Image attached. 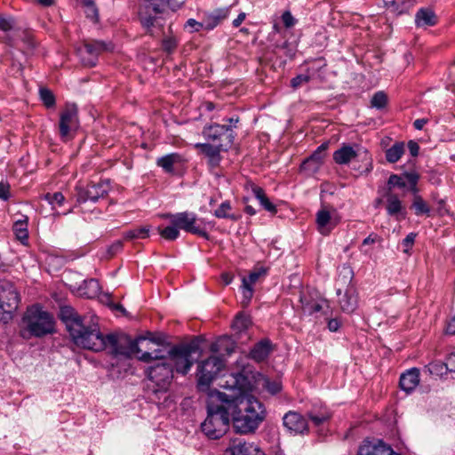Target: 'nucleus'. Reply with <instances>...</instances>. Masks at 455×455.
<instances>
[{"instance_id":"nucleus-1","label":"nucleus","mask_w":455,"mask_h":455,"mask_svg":"<svg viewBox=\"0 0 455 455\" xmlns=\"http://www.w3.org/2000/svg\"><path fill=\"white\" fill-rule=\"evenodd\" d=\"M252 387L251 380L242 372L232 374L224 386V397L233 427L243 435L254 433L267 416L263 403L251 394Z\"/></svg>"},{"instance_id":"nucleus-2","label":"nucleus","mask_w":455,"mask_h":455,"mask_svg":"<svg viewBox=\"0 0 455 455\" xmlns=\"http://www.w3.org/2000/svg\"><path fill=\"white\" fill-rule=\"evenodd\" d=\"M59 316L65 323L73 342L83 348L101 347L98 339V323L93 322L92 316H81L70 306H62Z\"/></svg>"},{"instance_id":"nucleus-3","label":"nucleus","mask_w":455,"mask_h":455,"mask_svg":"<svg viewBox=\"0 0 455 455\" xmlns=\"http://www.w3.org/2000/svg\"><path fill=\"white\" fill-rule=\"evenodd\" d=\"M206 419L201 424L202 432L210 439L222 437L229 428L230 411L226 404L224 390L210 391L206 399Z\"/></svg>"},{"instance_id":"nucleus-4","label":"nucleus","mask_w":455,"mask_h":455,"mask_svg":"<svg viewBox=\"0 0 455 455\" xmlns=\"http://www.w3.org/2000/svg\"><path fill=\"white\" fill-rule=\"evenodd\" d=\"M97 333L99 337L98 339L102 343L101 347H93V348H87L88 350L100 352L105 349H109V352L113 355H120L126 357L134 356L138 358V355L141 352L140 344H143L148 340V338L146 337H139L136 339H132V338L126 334L110 333L104 335L100 331L99 326L97 327ZM148 340L156 344L160 343V340L156 339H148Z\"/></svg>"},{"instance_id":"nucleus-5","label":"nucleus","mask_w":455,"mask_h":455,"mask_svg":"<svg viewBox=\"0 0 455 455\" xmlns=\"http://www.w3.org/2000/svg\"><path fill=\"white\" fill-rule=\"evenodd\" d=\"M146 373L150 381L148 389L155 396L151 399L156 402V399L160 400L164 396L165 402L167 399L166 394L173 379V369L171 363L168 362H155L148 367Z\"/></svg>"},{"instance_id":"nucleus-6","label":"nucleus","mask_w":455,"mask_h":455,"mask_svg":"<svg viewBox=\"0 0 455 455\" xmlns=\"http://www.w3.org/2000/svg\"><path fill=\"white\" fill-rule=\"evenodd\" d=\"M180 5L181 3L176 0H145L139 13L141 25L149 35L154 36L152 28L163 27L157 14L163 13L166 6H169L172 11H176Z\"/></svg>"},{"instance_id":"nucleus-7","label":"nucleus","mask_w":455,"mask_h":455,"mask_svg":"<svg viewBox=\"0 0 455 455\" xmlns=\"http://www.w3.org/2000/svg\"><path fill=\"white\" fill-rule=\"evenodd\" d=\"M199 350L197 338L187 344H180L168 348V363L172 369L183 375L187 374L193 366L192 354Z\"/></svg>"},{"instance_id":"nucleus-8","label":"nucleus","mask_w":455,"mask_h":455,"mask_svg":"<svg viewBox=\"0 0 455 455\" xmlns=\"http://www.w3.org/2000/svg\"><path fill=\"white\" fill-rule=\"evenodd\" d=\"M23 321L28 331L36 337H42L54 331L53 317L37 305L28 308Z\"/></svg>"},{"instance_id":"nucleus-9","label":"nucleus","mask_w":455,"mask_h":455,"mask_svg":"<svg viewBox=\"0 0 455 455\" xmlns=\"http://www.w3.org/2000/svg\"><path fill=\"white\" fill-rule=\"evenodd\" d=\"M20 294L15 286L8 281H0V321H11L19 307Z\"/></svg>"},{"instance_id":"nucleus-10","label":"nucleus","mask_w":455,"mask_h":455,"mask_svg":"<svg viewBox=\"0 0 455 455\" xmlns=\"http://www.w3.org/2000/svg\"><path fill=\"white\" fill-rule=\"evenodd\" d=\"M224 361L220 356H210L198 364L197 369V388L201 392L210 391L212 382L216 379L220 371L224 368Z\"/></svg>"},{"instance_id":"nucleus-11","label":"nucleus","mask_w":455,"mask_h":455,"mask_svg":"<svg viewBox=\"0 0 455 455\" xmlns=\"http://www.w3.org/2000/svg\"><path fill=\"white\" fill-rule=\"evenodd\" d=\"M202 136L206 141L229 150L234 145L235 133L230 127L212 123L203 128Z\"/></svg>"},{"instance_id":"nucleus-12","label":"nucleus","mask_w":455,"mask_h":455,"mask_svg":"<svg viewBox=\"0 0 455 455\" xmlns=\"http://www.w3.org/2000/svg\"><path fill=\"white\" fill-rule=\"evenodd\" d=\"M163 218L168 219L171 224L178 227L179 229H182L186 232L197 235L209 240L210 235L206 232L204 228L197 225V217L194 212H182L178 213H165L162 215Z\"/></svg>"},{"instance_id":"nucleus-13","label":"nucleus","mask_w":455,"mask_h":455,"mask_svg":"<svg viewBox=\"0 0 455 455\" xmlns=\"http://www.w3.org/2000/svg\"><path fill=\"white\" fill-rule=\"evenodd\" d=\"M78 126L79 119L77 106L74 103L66 104L64 109L60 115L59 130L61 139L63 140L71 139Z\"/></svg>"},{"instance_id":"nucleus-14","label":"nucleus","mask_w":455,"mask_h":455,"mask_svg":"<svg viewBox=\"0 0 455 455\" xmlns=\"http://www.w3.org/2000/svg\"><path fill=\"white\" fill-rule=\"evenodd\" d=\"M110 190V185L108 180H101L97 183L91 182L86 187L76 186V196L78 204L88 201L96 203L100 198L105 197Z\"/></svg>"},{"instance_id":"nucleus-15","label":"nucleus","mask_w":455,"mask_h":455,"mask_svg":"<svg viewBox=\"0 0 455 455\" xmlns=\"http://www.w3.org/2000/svg\"><path fill=\"white\" fill-rule=\"evenodd\" d=\"M112 47L110 44H108L102 41L86 42L79 50L82 62L84 66H95L98 56L101 52L110 51Z\"/></svg>"},{"instance_id":"nucleus-16","label":"nucleus","mask_w":455,"mask_h":455,"mask_svg":"<svg viewBox=\"0 0 455 455\" xmlns=\"http://www.w3.org/2000/svg\"><path fill=\"white\" fill-rule=\"evenodd\" d=\"M283 425L291 434L304 435L308 433L307 419L299 412L289 411L283 417Z\"/></svg>"},{"instance_id":"nucleus-17","label":"nucleus","mask_w":455,"mask_h":455,"mask_svg":"<svg viewBox=\"0 0 455 455\" xmlns=\"http://www.w3.org/2000/svg\"><path fill=\"white\" fill-rule=\"evenodd\" d=\"M357 455H401L395 452L391 446L384 443L379 440L371 442L369 440L363 441L359 446Z\"/></svg>"},{"instance_id":"nucleus-18","label":"nucleus","mask_w":455,"mask_h":455,"mask_svg":"<svg viewBox=\"0 0 455 455\" xmlns=\"http://www.w3.org/2000/svg\"><path fill=\"white\" fill-rule=\"evenodd\" d=\"M195 148L199 149V151L208 159V164L211 167L215 168L220 165L222 156L220 155L221 152H228V150L223 148L216 144H212L210 142L205 143H196Z\"/></svg>"},{"instance_id":"nucleus-19","label":"nucleus","mask_w":455,"mask_h":455,"mask_svg":"<svg viewBox=\"0 0 455 455\" xmlns=\"http://www.w3.org/2000/svg\"><path fill=\"white\" fill-rule=\"evenodd\" d=\"M185 163L184 157L179 153H170L156 159V165L167 173L175 174L176 169Z\"/></svg>"},{"instance_id":"nucleus-20","label":"nucleus","mask_w":455,"mask_h":455,"mask_svg":"<svg viewBox=\"0 0 455 455\" xmlns=\"http://www.w3.org/2000/svg\"><path fill=\"white\" fill-rule=\"evenodd\" d=\"M339 219L338 216L331 215L327 210H320L316 213V224L318 231L323 235H329L338 225Z\"/></svg>"},{"instance_id":"nucleus-21","label":"nucleus","mask_w":455,"mask_h":455,"mask_svg":"<svg viewBox=\"0 0 455 455\" xmlns=\"http://www.w3.org/2000/svg\"><path fill=\"white\" fill-rule=\"evenodd\" d=\"M337 295L339 297V304L340 309L345 313H353L357 307V295L355 291L350 287L343 293L340 289H337Z\"/></svg>"},{"instance_id":"nucleus-22","label":"nucleus","mask_w":455,"mask_h":455,"mask_svg":"<svg viewBox=\"0 0 455 455\" xmlns=\"http://www.w3.org/2000/svg\"><path fill=\"white\" fill-rule=\"evenodd\" d=\"M228 450L231 455H265L257 444L241 440H235Z\"/></svg>"},{"instance_id":"nucleus-23","label":"nucleus","mask_w":455,"mask_h":455,"mask_svg":"<svg viewBox=\"0 0 455 455\" xmlns=\"http://www.w3.org/2000/svg\"><path fill=\"white\" fill-rule=\"evenodd\" d=\"M419 384V370L411 368L400 376V387L407 394L412 392Z\"/></svg>"},{"instance_id":"nucleus-24","label":"nucleus","mask_w":455,"mask_h":455,"mask_svg":"<svg viewBox=\"0 0 455 455\" xmlns=\"http://www.w3.org/2000/svg\"><path fill=\"white\" fill-rule=\"evenodd\" d=\"M245 188L247 189V191H251L252 193V195L257 198L260 205L266 211L269 212L272 214L276 213L275 205L270 202L262 188L257 186L251 181H249L246 183Z\"/></svg>"},{"instance_id":"nucleus-25","label":"nucleus","mask_w":455,"mask_h":455,"mask_svg":"<svg viewBox=\"0 0 455 455\" xmlns=\"http://www.w3.org/2000/svg\"><path fill=\"white\" fill-rule=\"evenodd\" d=\"M272 351V342L268 339H263L257 342L250 351V358L255 362H262L268 357Z\"/></svg>"},{"instance_id":"nucleus-26","label":"nucleus","mask_w":455,"mask_h":455,"mask_svg":"<svg viewBox=\"0 0 455 455\" xmlns=\"http://www.w3.org/2000/svg\"><path fill=\"white\" fill-rule=\"evenodd\" d=\"M387 214L395 217L397 220L405 218V209L402 205L401 200L398 196L390 191L387 193Z\"/></svg>"},{"instance_id":"nucleus-27","label":"nucleus","mask_w":455,"mask_h":455,"mask_svg":"<svg viewBox=\"0 0 455 455\" xmlns=\"http://www.w3.org/2000/svg\"><path fill=\"white\" fill-rule=\"evenodd\" d=\"M228 15V8H220L205 13L203 19L204 29L212 30L216 28Z\"/></svg>"},{"instance_id":"nucleus-28","label":"nucleus","mask_w":455,"mask_h":455,"mask_svg":"<svg viewBox=\"0 0 455 455\" xmlns=\"http://www.w3.org/2000/svg\"><path fill=\"white\" fill-rule=\"evenodd\" d=\"M437 16L435 12L428 7L420 8L415 15V24L418 28H426L435 25Z\"/></svg>"},{"instance_id":"nucleus-29","label":"nucleus","mask_w":455,"mask_h":455,"mask_svg":"<svg viewBox=\"0 0 455 455\" xmlns=\"http://www.w3.org/2000/svg\"><path fill=\"white\" fill-rule=\"evenodd\" d=\"M356 156L357 152L348 144H343L333 153V160L339 165L349 164Z\"/></svg>"},{"instance_id":"nucleus-30","label":"nucleus","mask_w":455,"mask_h":455,"mask_svg":"<svg viewBox=\"0 0 455 455\" xmlns=\"http://www.w3.org/2000/svg\"><path fill=\"white\" fill-rule=\"evenodd\" d=\"M167 348H156L152 351L141 350L140 354L138 355V359L145 363H155V362H168Z\"/></svg>"},{"instance_id":"nucleus-31","label":"nucleus","mask_w":455,"mask_h":455,"mask_svg":"<svg viewBox=\"0 0 455 455\" xmlns=\"http://www.w3.org/2000/svg\"><path fill=\"white\" fill-rule=\"evenodd\" d=\"M28 216H22V219L16 220L12 226L17 240L23 244H26L28 239Z\"/></svg>"},{"instance_id":"nucleus-32","label":"nucleus","mask_w":455,"mask_h":455,"mask_svg":"<svg viewBox=\"0 0 455 455\" xmlns=\"http://www.w3.org/2000/svg\"><path fill=\"white\" fill-rule=\"evenodd\" d=\"M234 349L235 344L227 337L218 339L210 346V350L213 353L226 352L228 355H230L234 352Z\"/></svg>"},{"instance_id":"nucleus-33","label":"nucleus","mask_w":455,"mask_h":455,"mask_svg":"<svg viewBox=\"0 0 455 455\" xmlns=\"http://www.w3.org/2000/svg\"><path fill=\"white\" fill-rule=\"evenodd\" d=\"M14 36L19 37L23 44L22 52L30 53L35 49L36 42L31 33L25 30H18L14 32Z\"/></svg>"},{"instance_id":"nucleus-34","label":"nucleus","mask_w":455,"mask_h":455,"mask_svg":"<svg viewBox=\"0 0 455 455\" xmlns=\"http://www.w3.org/2000/svg\"><path fill=\"white\" fill-rule=\"evenodd\" d=\"M232 206L229 201H224L214 211L213 215L218 219H228L231 220H238L239 216L230 213Z\"/></svg>"},{"instance_id":"nucleus-35","label":"nucleus","mask_w":455,"mask_h":455,"mask_svg":"<svg viewBox=\"0 0 455 455\" xmlns=\"http://www.w3.org/2000/svg\"><path fill=\"white\" fill-rule=\"evenodd\" d=\"M404 153V143L395 142L391 148L386 150V159L388 163H396Z\"/></svg>"},{"instance_id":"nucleus-36","label":"nucleus","mask_w":455,"mask_h":455,"mask_svg":"<svg viewBox=\"0 0 455 455\" xmlns=\"http://www.w3.org/2000/svg\"><path fill=\"white\" fill-rule=\"evenodd\" d=\"M307 416L315 426H320L329 420L331 414L326 408H321L319 411H315V409L309 411Z\"/></svg>"},{"instance_id":"nucleus-37","label":"nucleus","mask_w":455,"mask_h":455,"mask_svg":"<svg viewBox=\"0 0 455 455\" xmlns=\"http://www.w3.org/2000/svg\"><path fill=\"white\" fill-rule=\"evenodd\" d=\"M150 227L145 226L128 230L124 233L125 240L144 239L149 236Z\"/></svg>"},{"instance_id":"nucleus-38","label":"nucleus","mask_w":455,"mask_h":455,"mask_svg":"<svg viewBox=\"0 0 455 455\" xmlns=\"http://www.w3.org/2000/svg\"><path fill=\"white\" fill-rule=\"evenodd\" d=\"M426 369L429 372V374L436 377H443L448 372H450L448 366L445 363L443 362H433L426 366Z\"/></svg>"},{"instance_id":"nucleus-39","label":"nucleus","mask_w":455,"mask_h":455,"mask_svg":"<svg viewBox=\"0 0 455 455\" xmlns=\"http://www.w3.org/2000/svg\"><path fill=\"white\" fill-rule=\"evenodd\" d=\"M159 235L165 240L174 241L180 236V230L177 226L171 224L165 228H157Z\"/></svg>"},{"instance_id":"nucleus-40","label":"nucleus","mask_w":455,"mask_h":455,"mask_svg":"<svg viewBox=\"0 0 455 455\" xmlns=\"http://www.w3.org/2000/svg\"><path fill=\"white\" fill-rule=\"evenodd\" d=\"M44 200L47 201L52 208L54 210L56 206H62L65 202V196L60 192H55L53 194L46 193L42 197Z\"/></svg>"},{"instance_id":"nucleus-41","label":"nucleus","mask_w":455,"mask_h":455,"mask_svg":"<svg viewBox=\"0 0 455 455\" xmlns=\"http://www.w3.org/2000/svg\"><path fill=\"white\" fill-rule=\"evenodd\" d=\"M412 208L415 211V214L418 216L423 214L429 215L430 213V208L419 196H415L412 203Z\"/></svg>"},{"instance_id":"nucleus-42","label":"nucleus","mask_w":455,"mask_h":455,"mask_svg":"<svg viewBox=\"0 0 455 455\" xmlns=\"http://www.w3.org/2000/svg\"><path fill=\"white\" fill-rule=\"evenodd\" d=\"M387 103V94L382 92H377L373 94L371 100V105L372 108H376L378 109H381L385 108V106Z\"/></svg>"},{"instance_id":"nucleus-43","label":"nucleus","mask_w":455,"mask_h":455,"mask_svg":"<svg viewBox=\"0 0 455 455\" xmlns=\"http://www.w3.org/2000/svg\"><path fill=\"white\" fill-rule=\"evenodd\" d=\"M39 95L46 108H49L55 106V96L51 90L47 88H40Z\"/></svg>"},{"instance_id":"nucleus-44","label":"nucleus","mask_w":455,"mask_h":455,"mask_svg":"<svg viewBox=\"0 0 455 455\" xmlns=\"http://www.w3.org/2000/svg\"><path fill=\"white\" fill-rule=\"evenodd\" d=\"M15 20L12 17L0 15V30L4 33H12L14 36Z\"/></svg>"},{"instance_id":"nucleus-45","label":"nucleus","mask_w":455,"mask_h":455,"mask_svg":"<svg viewBox=\"0 0 455 455\" xmlns=\"http://www.w3.org/2000/svg\"><path fill=\"white\" fill-rule=\"evenodd\" d=\"M266 274L267 268L261 267L251 271L247 277H243L242 282L245 281L248 285L253 286L259 278Z\"/></svg>"},{"instance_id":"nucleus-46","label":"nucleus","mask_w":455,"mask_h":455,"mask_svg":"<svg viewBox=\"0 0 455 455\" xmlns=\"http://www.w3.org/2000/svg\"><path fill=\"white\" fill-rule=\"evenodd\" d=\"M322 164H317V162L310 161L308 159H305L300 164L301 171L305 172L308 175L315 174L319 171Z\"/></svg>"},{"instance_id":"nucleus-47","label":"nucleus","mask_w":455,"mask_h":455,"mask_svg":"<svg viewBox=\"0 0 455 455\" xmlns=\"http://www.w3.org/2000/svg\"><path fill=\"white\" fill-rule=\"evenodd\" d=\"M241 288H242V296H243L242 304L245 307L249 305V303L253 296L254 290H253V286L248 285L245 283V281L242 282Z\"/></svg>"},{"instance_id":"nucleus-48","label":"nucleus","mask_w":455,"mask_h":455,"mask_svg":"<svg viewBox=\"0 0 455 455\" xmlns=\"http://www.w3.org/2000/svg\"><path fill=\"white\" fill-rule=\"evenodd\" d=\"M84 5L85 6L86 16L95 21L98 20V9L92 0H84Z\"/></svg>"},{"instance_id":"nucleus-49","label":"nucleus","mask_w":455,"mask_h":455,"mask_svg":"<svg viewBox=\"0 0 455 455\" xmlns=\"http://www.w3.org/2000/svg\"><path fill=\"white\" fill-rule=\"evenodd\" d=\"M184 28L190 33L198 32L201 29H204V21H197L195 19H188L184 25Z\"/></svg>"},{"instance_id":"nucleus-50","label":"nucleus","mask_w":455,"mask_h":455,"mask_svg":"<svg viewBox=\"0 0 455 455\" xmlns=\"http://www.w3.org/2000/svg\"><path fill=\"white\" fill-rule=\"evenodd\" d=\"M387 185H388V189L391 190V188H395V187L401 188H405L406 182L404 181L403 177L396 175V174H392V175H390V177L388 179Z\"/></svg>"},{"instance_id":"nucleus-51","label":"nucleus","mask_w":455,"mask_h":455,"mask_svg":"<svg viewBox=\"0 0 455 455\" xmlns=\"http://www.w3.org/2000/svg\"><path fill=\"white\" fill-rule=\"evenodd\" d=\"M311 80L310 76L306 74L298 75L291 80V86L293 89H297L304 84L308 83Z\"/></svg>"},{"instance_id":"nucleus-52","label":"nucleus","mask_w":455,"mask_h":455,"mask_svg":"<svg viewBox=\"0 0 455 455\" xmlns=\"http://www.w3.org/2000/svg\"><path fill=\"white\" fill-rule=\"evenodd\" d=\"M323 304H327V301L324 300L323 302L315 301L312 303H307L305 305L304 309L308 314L312 315V314L318 313V312L322 311L323 307Z\"/></svg>"},{"instance_id":"nucleus-53","label":"nucleus","mask_w":455,"mask_h":455,"mask_svg":"<svg viewBox=\"0 0 455 455\" xmlns=\"http://www.w3.org/2000/svg\"><path fill=\"white\" fill-rule=\"evenodd\" d=\"M381 240V238L377 235V234H371L369 235L365 239H363V243H362V246H361V251L364 254H368V251L367 250H363V246L365 245H369V244H372L376 242H379Z\"/></svg>"},{"instance_id":"nucleus-54","label":"nucleus","mask_w":455,"mask_h":455,"mask_svg":"<svg viewBox=\"0 0 455 455\" xmlns=\"http://www.w3.org/2000/svg\"><path fill=\"white\" fill-rule=\"evenodd\" d=\"M11 187L8 182L1 181L0 182V199L3 201L9 200L11 196L10 193Z\"/></svg>"},{"instance_id":"nucleus-55","label":"nucleus","mask_w":455,"mask_h":455,"mask_svg":"<svg viewBox=\"0 0 455 455\" xmlns=\"http://www.w3.org/2000/svg\"><path fill=\"white\" fill-rule=\"evenodd\" d=\"M415 237H416V235L414 233H410L402 241V245L403 247V251L404 252H408L409 250L412 247L414 241H415Z\"/></svg>"},{"instance_id":"nucleus-56","label":"nucleus","mask_w":455,"mask_h":455,"mask_svg":"<svg viewBox=\"0 0 455 455\" xmlns=\"http://www.w3.org/2000/svg\"><path fill=\"white\" fill-rule=\"evenodd\" d=\"M265 387L267 388V390L272 394V395H275L277 394L280 390H281V385L280 383L278 382H271L269 381L268 379H267L265 381Z\"/></svg>"},{"instance_id":"nucleus-57","label":"nucleus","mask_w":455,"mask_h":455,"mask_svg":"<svg viewBox=\"0 0 455 455\" xmlns=\"http://www.w3.org/2000/svg\"><path fill=\"white\" fill-rule=\"evenodd\" d=\"M124 247L123 241L116 240L115 241L108 249V254L112 257L117 252L121 251Z\"/></svg>"},{"instance_id":"nucleus-58","label":"nucleus","mask_w":455,"mask_h":455,"mask_svg":"<svg viewBox=\"0 0 455 455\" xmlns=\"http://www.w3.org/2000/svg\"><path fill=\"white\" fill-rule=\"evenodd\" d=\"M282 21L285 28H291L295 24V19L289 11L283 13Z\"/></svg>"},{"instance_id":"nucleus-59","label":"nucleus","mask_w":455,"mask_h":455,"mask_svg":"<svg viewBox=\"0 0 455 455\" xmlns=\"http://www.w3.org/2000/svg\"><path fill=\"white\" fill-rule=\"evenodd\" d=\"M235 324L240 329H246L249 324V319L243 315H237Z\"/></svg>"},{"instance_id":"nucleus-60","label":"nucleus","mask_w":455,"mask_h":455,"mask_svg":"<svg viewBox=\"0 0 455 455\" xmlns=\"http://www.w3.org/2000/svg\"><path fill=\"white\" fill-rule=\"evenodd\" d=\"M446 364L450 372H455V352L447 356Z\"/></svg>"},{"instance_id":"nucleus-61","label":"nucleus","mask_w":455,"mask_h":455,"mask_svg":"<svg viewBox=\"0 0 455 455\" xmlns=\"http://www.w3.org/2000/svg\"><path fill=\"white\" fill-rule=\"evenodd\" d=\"M405 178L407 179L408 182L413 187V189L416 190V185L419 180L418 174L414 172H407L405 173Z\"/></svg>"},{"instance_id":"nucleus-62","label":"nucleus","mask_w":455,"mask_h":455,"mask_svg":"<svg viewBox=\"0 0 455 455\" xmlns=\"http://www.w3.org/2000/svg\"><path fill=\"white\" fill-rule=\"evenodd\" d=\"M408 148L412 156H417L419 155V147L417 142L410 140L408 142Z\"/></svg>"},{"instance_id":"nucleus-63","label":"nucleus","mask_w":455,"mask_h":455,"mask_svg":"<svg viewBox=\"0 0 455 455\" xmlns=\"http://www.w3.org/2000/svg\"><path fill=\"white\" fill-rule=\"evenodd\" d=\"M340 325V321L338 318L331 319L328 322V329L331 331H337L339 329Z\"/></svg>"},{"instance_id":"nucleus-64","label":"nucleus","mask_w":455,"mask_h":455,"mask_svg":"<svg viewBox=\"0 0 455 455\" xmlns=\"http://www.w3.org/2000/svg\"><path fill=\"white\" fill-rule=\"evenodd\" d=\"M446 332L451 335L455 334V315L451 318L446 326Z\"/></svg>"}]
</instances>
